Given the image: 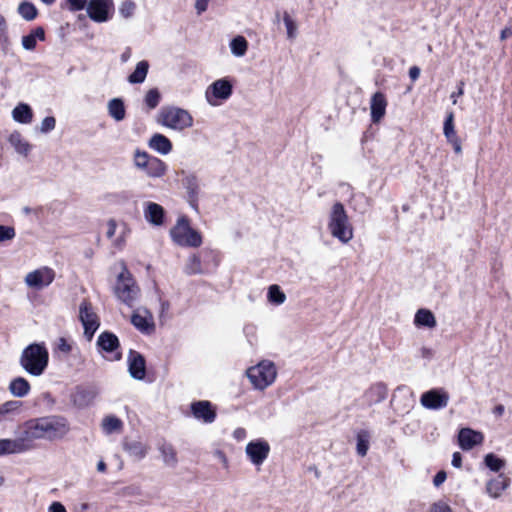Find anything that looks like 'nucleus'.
Returning <instances> with one entry per match:
<instances>
[{
    "label": "nucleus",
    "instance_id": "nucleus-1",
    "mask_svg": "<svg viewBox=\"0 0 512 512\" xmlns=\"http://www.w3.org/2000/svg\"><path fill=\"white\" fill-rule=\"evenodd\" d=\"M69 428L64 418L45 416L26 421L22 426L20 440L27 446V451L33 449L36 440H55L66 435Z\"/></svg>",
    "mask_w": 512,
    "mask_h": 512
},
{
    "label": "nucleus",
    "instance_id": "nucleus-2",
    "mask_svg": "<svg viewBox=\"0 0 512 512\" xmlns=\"http://www.w3.org/2000/svg\"><path fill=\"white\" fill-rule=\"evenodd\" d=\"M49 353L42 344L27 346L20 356L21 367L32 376H40L48 366Z\"/></svg>",
    "mask_w": 512,
    "mask_h": 512
},
{
    "label": "nucleus",
    "instance_id": "nucleus-3",
    "mask_svg": "<svg viewBox=\"0 0 512 512\" xmlns=\"http://www.w3.org/2000/svg\"><path fill=\"white\" fill-rule=\"evenodd\" d=\"M157 123L168 129L182 132L193 126L194 119L186 109L176 106H164L158 112Z\"/></svg>",
    "mask_w": 512,
    "mask_h": 512
},
{
    "label": "nucleus",
    "instance_id": "nucleus-4",
    "mask_svg": "<svg viewBox=\"0 0 512 512\" xmlns=\"http://www.w3.org/2000/svg\"><path fill=\"white\" fill-rule=\"evenodd\" d=\"M331 235L346 244L353 238V227L349 222L346 210L340 202L333 204L328 221Z\"/></svg>",
    "mask_w": 512,
    "mask_h": 512
},
{
    "label": "nucleus",
    "instance_id": "nucleus-5",
    "mask_svg": "<svg viewBox=\"0 0 512 512\" xmlns=\"http://www.w3.org/2000/svg\"><path fill=\"white\" fill-rule=\"evenodd\" d=\"M247 377L255 389L264 390L275 382L277 369L273 362L263 360L247 370Z\"/></svg>",
    "mask_w": 512,
    "mask_h": 512
},
{
    "label": "nucleus",
    "instance_id": "nucleus-6",
    "mask_svg": "<svg viewBox=\"0 0 512 512\" xmlns=\"http://www.w3.org/2000/svg\"><path fill=\"white\" fill-rule=\"evenodd\" d=\"M172 240L179 246L199 247L202 244L201 234L193 229L186 217H180L170 230Z\"/></svg>",
    "mask_w": 512,
    "mask_h": 512
},
{
    "label": "nucleus",
    "instance_id": "nucleus-7",
    "mask_svg": "<svg viewBox=\"0 0 512 512\" xmlns=\"http://www.w3.org/2000/svg\"><path fill=\"white\" fill-rule=\"evenodd\" d=\"M114 291L116 297L128 306H132L138 298L140 289L126 267L118 275Z\"/></svg>",
    "mask_w": 512,
    "mask_h": 512
},
{
    "label": "nucleus",
    "instance_id": "nucleus-8",
    "mask_svg": "<svg viewBox=\"0 0 512 512\" xmlns=\"http://www.w3.org/2000/svg\"><path fill=\"white\" fill-rule=\"evenodd\" d=\"M233 92V85L227 78H221L210 84L205 91L206 101L211 106H218L227 100Z\"/></svg>",
    "mask_w": 512,
    "mask_h": 512
},
{
    "label": "nucleus",
    "instance_id": "nucleus-9",
    "mask_svg": "<svg viewBox=\"0 0 512 512\" xmlns=\"http://www.w3.org/2000/svg\"><path fill=\"white\" fill-rule=\"evenodd\" d=\"M113 13V0H89L87 3V14L94 22H107L112 18Z\"/></svg>",
    "mask_w": 512,
    "mask_h": 512
},
{
    "label": "nucleus",
    "instance_id": "nucleus-10",
    "mask_svg": "<svg viewBox=\"0 0 512 512\" xmlns=\"http://www.w3.org/2000/svg\"><path fill=\"white\" fill-rule=\"evenodd\" d=\"M79 319L83 325L85 337L88 341H91L100 325L99 317L94 311L91 303L83 301L80 304Z\"/></svg>",
    "mask_w": 512,
    "mask_h": 512
},
{
    "label": "nucleus",
    "instance_id": "nucleus-11",
    "mask_svg": "<svg viewBox=\"0 0 512 512\" xmlns=\"http://www.w3.org/2000/svg\"><path fill=\"white\" fill-rule=\"evenodd\" d=\"M55 279L52 268L43 266L26 274L24 282L30 289L42 290L48 287Z\"/></svg>",
    "mask_w": 512,
    "mask_h": 512
},
{
    "label": "nucleus",
    "instance_id": "nucleus-12",
    "mask_svg": "<svg viewBox=\"0 0 512 512\" xmlns=\"http://www.w3.org/2000/svg\"><path fill=\"white\" fill-rule=\"evenodd\" d=\"M245 453L250 462L259 467L268 458L270 453V445L263 439L250 441L245 448Z\"/></svg>",
    "mask_w": 512,
    "mask_h": 512
},
{
    "label": "nucleus",
    "instance_id": "nucleus-13",
    "mask_svg": "<svg viewBox=\"0 0 512 512\" xmlns=\"http://www.w3.org/2000/svg\"><path fill=\"white\" fill-rule=\"evenodd\" d=\"M449 394L443 389H431L424 392L420 397L423 407L430 410L443 409L448 405Z\"/></svg>",
    "mask_w": 512,
    "mask_h": 512
},
{
    "label": "nucleus",
    "instance_id": "nucleus-14",
    "mask_svg": "<svg viewBox=\"0 0 512 512\" xmlns=\"http://www.w3.org/2000/svg\"><path fill=\"white\" fill-rule=\"evenodd\" d=\"M191 413L197 420L210 424L216 419V409L209 401L200 400L191 403Z\"/></svg>",
    "mask_w": 512,
    "mask_h": 512
},
{
    "label": "nucleus",
    "instance_id": "nucleus-15",
    "mask_svg": "<svg viewBox=\"0 0 512 512\" xmlns=\"http://www.w3.org/2000/svg\"><path fill=\"white\" fill-rule=\"evenodd\" d=\"M484 440V435L470 428H462L458 434V443L461 449L471 450L480 445Z\"/></svg>",
    "mask_w": 512,
    "mask_h": 512
},
{
    "label": "nucleus",
    "instance_id": "nucleus-16",
    "mask_svg": "<svg viewBox=\"0 0 512 512\" xmlns=\"http://www.w3.org/2000/svg\"><path fill=\"white\" fill-rule=\"evenodd\" d=\"M128 370L134 379L142 380L146 375V363L144 357L137 351L131 350L128 355Z\"/></svg>",
    "mask_w": 512,
    "mask_h": 512
},
{
    "label": "nucleus",
    "instance_id": "nucleus-17",
    "mask_svg": "<svg viewBox=\"0 0 512 512\" xmlns=\"http://www.w3.org/2000/svg\"><path fill=\"white\" fill-rule=\"evenodd\" d=\"M131 322L141 332L149 333L154 330L153 316L147 309H137Z\"/></svg>",
    "mask_w": 512,
    "mask_h": 512
},
{
    "label": "nucleus",
    "instance_id": "nucleus-18",
    "mask_svg": "<svg viewBox=\"0 0 512 512\" xmlns=\"http://www.w3.org/2000/svg\"><path fill=\"white\" fill-rule=\"evenodd\" d=\"M387 100L382 92L373 94L370 101L371 119L373 123H378L386 113Z\"/></svg>",
    "mask_w": 512,
    "mask_h": 512
},
{
    "label": "nucleus",
    "instance_id": "nucleus-19",
    "mask_svg": "<svg viewBox=\"0 0 512 512\" xmlns=\"http://www.w3.org/2000/svg\"><path fill=\"white\" fill-rule=\"evenodd\" d=\"M144 217L150 224L160 226L164 223V208L155 202H147L144 206Z\"/></svg>",
    "mask_w": 512,
    "mask_h": 512
},
{
    "label": "nucleus",
    "instance_id": "nucleus-20",
    "mask_svg": "<svg viewBox=\"0 0 512 512\" xmlns=\"http://www.w3.org/2000/svg\"><path fill=\"white\" fill-rule=\"evenodd\" d=\"M26 451L27 446L23 440H20L19 437L15 439H0V457L10 454H20Z\"/></svg>",
    "mask_w": 512,
    "mask_h": 512
},
{
    "label": "nucleus",
    "instance_id": "nucleus-21",
    "mask_svg": "<svg viewBox=\"0 0 512 512\" xmlns=\"http://www.w3.org/2000/svg\"><path fill=\"white\" fill-rule=\"evenodd\" d=\"M148 145L154 151L167 155L172 151V142L163 134L155 133L149 139Z\"/></svg>",
    "mask_w": 512,
    "mask_h": 512
},
{
    "label": "nucleus",
    "instance_id": "nucleus-22",
    "mask_svg": "<svg viewBox=\"0 0 512 512\" xmlns=\"http://www.w3.org/2000/svg\"><path fill=\"white\" fill-rule=\"evenodd\" d=\"M387 396V387L382 383L372 385L364 394L368 405L382 402Z\"/></svg>",
    "mask_w": 512,
    "mask_h": 512
},
{
    "label": "nucleus",
    "instance_id": "nucleus-23",
    "mask_svg": "<svg viewBox=\"0 0 512 512\" xmlns=\"http://www.w3.org/2000/svg\"><path fill=\"white\" fill-rule=\"evenodd\" d=\"M97 345L105 352H115L119 347V340L112 332L104 331L99 335Z\"/></svg>",
    "mask_w": 512,
    "mask_h": 512
},
{
    "label": "nucleus",
    "instance_id": "nucleus-24",
    "mask_svg": "<svg viewBox=\"0 0 512 512\" xmlns=\"http://www.w3.org/2000/svg\"><path fill=\"white\" fill-rule=\"evenodd\" d=\"M96 393L93 390L77 388L72 396V402L75 406L83 408L90 405L95 399Z\"/></svg>",
    "mask_w": 512,
    "mask_h": 512
},
{
    "label": "nucleus",
    "instance_id": "nucleus-25",
    "mask_svg": "<svg viewBox=\"0 0 512 512\" xmlns=\"http://www.w3.org/2000/svg\"><path fill=\"white\" fill-rule=\"evenodd\" d=\"M183 185L187 190L190 204L193 207H196L197 201H198V194H199V190H200L198 178L193 174L187 175L183 179Z\"/></svg>",
    "mask_w": 512,
    "mask_h": 512
},
{
    "label": "nucleus",
    "instance_id": "nucleus-26",
    "mask_svg": "<svg viewBox=\"0 0 512 512\" xmlns=\"http://www.w3.org/2000/svg\"><path fill=\"white\" fill-rule=\"evenodd\" d=\"M9 392L18 398L27 396L31 390L29 382L23 377H16L9 383Z\"/></svg>",
    "mask_w": 512,
    "mask_h": 512
},
{
    "label": "nucleus",
    "instance_id": "nucleus-27",
    "mask_svg": "<svg viewBox=\"0 0 512 512\" xmlns=\"http://www.w3.org/2000/svg\"><path fill=\"white\" fill-rule=\"evenodd\" d=\"M12 118L14 121L22 124H29L33 120V112L31 107L26 103H19L12 110Z\"/></svg>",
    "mask_w": 512,
    "mask_h": 512
},
{
    "label": "nucleus",
    "instance_id": "nucleus-28",
    "mask_svg": "<svg viewBox=\"0 0 512 512\" xmlns=\"http://www.w3.org/2000/svg\"><path fill=\"white\" fill-rule=\"evenodd\" d=\"M414 324L418 327L434 328L437 324L434 314L428 309H419L414 318Z\"/></svg>",
    "mask_w": 512,
    "mask_h": 512
},
{
    "label": "nucleus",
    "instance_id": "nucleus-29",
    "mask_svg": "<svg viewBox=\"0 0 512 512\" xmlns=\"http://www.w3.org/2000/svg\"><path fill=\"white\" fill-rule=\"evenodd\" d=\"M124 448L131 457L137 460L143 459L149 451L148 445L137 440L126 443Z\"/></svg>",
    "mask_w": 512,
    "mask_h": 512
},
{
    "label": "nucleus",
    "instance_id": "nucleus-30",
    "mask_svg": "<svg viewBox=\"0 0 512 512\" xmlns=\"http://www.w3.org/2000/svg\"><path fill=\"white\" fill-rule=\"evenodd\" d=\"M508 486V480L499 475L497 478L490 480L486 485V492L493 498H497Z\"/></svg>",
    "mask_w": 512,
    "mask_h": 512
},
{
    "label": "nucleus",
    "instance_id": "nucleus-31",
    "mask_svg": "<svg viewBox=\"0 0 512 512\" xmlns=\"http://www.w3.org/2000/svg\"><path fill=\"white\" fill-rule=\"evenodd\" d=\"M37 39L44 41L45 31L42 27H37L31 31L30 34L22 37V46L25 50H34L37 44Z\"/></svg>",
    "mask_w": 512,
    "mask_h": 512
},
{
    "label": "nucleus",
    "instance_id": "nucleus-32",
    "mask_svg": "<svg viewBox=\"0 0 512 512\" xmlns=\"http://www.w3.org/2000/svg\"><path fill=\"white\" fill-rule=\"evenodd\" d=\"M144 171L149 177L160 178L165 175L167 171V165L161 159L153 157Z\"/></svg>",
    "mask_w": 512,
    "mask_h": 512
},
{
    "label": "nucleus",
    "instance_id": "nucleus-33",
    "mask_svg": "<svg viewBox=\"0 0 512 512\" xmlns=\"http://www.w3.org/2000/svg\"><path fill=\"white\" fill-rule=\"evenodd\" d=\"M9 143L17 153L27 156L31 150V145L23 138L19 132H13L9 136Z\"/></svg>",
    "mask_w": 512,
    "mask_h": 512
},
{
    "label": "nucleus",
    "instance_id": "nucleus-34",
    "mask_svg": "<svg viewBox=\"0 0 512 512\" xmlns=\"http://www.w3.org/2000/svg\"><path fill=\"white\" fill-rule=\"evenodd\" d=\"M163 462L166 466L174 468L178 463L177 453L174 447L169 443H163L159 446Z\"/></svg>",
    "mask_w": 512,
    "mask_h": 512
},
{
    "label": "nucleus",
    "instance_id": "nucleus-35",
    "mask_svg": "<svg viewBox=\"0 0 512 512\" xmlns=\"http://www.w3.org/2000/svg\"><path fill=\"white\" fill-rule=\"evenodd\" d=\"M108 113L114 120L122 121L126 115L123 101L119 98L111 99L108 102Z\"/></svg>",
    "mask_w": 512,
    "mask_h": 512
},
{
    "label": "nucleus",
    "instance_id": "nucleus-36",
    "mask_svg": "<svg viewBox=\"0 0 512 512\" xmlns=\"http://www.w3.org/2000/svg\"><path fill=\"white\" fill-rule=\"evenodd\" d=\"M149 69V63L142 60L137 63L136 68L132 74L129 75L128 81L132 84H139L145 81Z\"/></svg>",
    "mask_w": 512,
    "mask_h": 512
},
{
    "label": "nucleus",
    "instance_id": "nucleus-37",
    "mask_svg": "<svg viewBox=\"0 0 512 512\" xmlns=\"http://www.w3.org/2000/svg\"><path fill=\"white\" fill-rule=\"evenodd\" d=\"M231 53L236 57H243L248 50V41L243 36H236L230 42Z\"/></svg>",
    "mask_w": 512,
    "mask_h": 512
},
{
    "label": "nucleus",
    "instance_id": "nucleus-38",
    "mask_svg": "<svg viewBox=\"0 0 512 512\" xmlns=\"http://www.w3.org/2000/svg\"><path fill=\"white\" fill-rule=\"evenodd\" d=\"M443 133H444V136L446 137L448 143L459 139V137L456 133V130H455L454 114L452 112L448 113V115L446 116V119H445L444 125H443Z\"/></svg>",
    "mask_w": 512,
    "mask_h": 512
},
{
    "label": "nucleus",
    "instance_id": "nucleus-39",
    "mask_svg": "<svg viewBox=\"0 0 512 512\" xmlns=\"http://www.w3.org/2000/svg\"><path fill=\"white\" fill-rule=\"evenodd\" d=\"M122 427V421L115 416H107L102 421V428L107 434L121 431Z\"/></svg>",
    "mask_w": 512,
    "mask_h": 512
},
{
    "label": "nucleus",
    "instance_id": "nucleus-40",
    "mask_svg": "<svg viewBox=\"0 0 512 512\" xmlns=\"http://www.w3.org/2000/svg\"><path fill=\"white\" fill-rule=\"evenodd\" d=\"M18 13L25 20L31 21L37 16V9L32 3L23 1L18 6Z\"/></svg>",
    "mask_w": 512,
    "mask_h": 512
},
{
    "label": "nucleus",
    "instance_id": "nucleus-41",
    "mask_svg": "<svg viewBox=\"0 0 512 512\" xmlns=\"http://www.w3.org/2000/svg\"><path fill=\"white\" fill-rule=\"evenodd\" d=\"M369 438H370V435L368 433V431L366 430H361L360 432H358L357 434V453L364 457L367 452H368V449H369Z\"/></svg>",
    "mask_w": 512,
    "mask_h": 512
},
{
    "label": "nucleus",
    "instance_id": "nucleus-42",
    "mask_svg": "<svg viewBox=\"0 0 512 512\" xmlns=\"http://www.w3.org/2000/svg\"><path fill=\"white\" fill-rule=\"evenodd\" d=\"M153 157L147 152L137 149L134 152L133 162L136 168L144 171Z\"/></svg>",
    "mask_w": 512,
    "mask_h": 512
},
{
    "label": "nucleus",
    "instance_id": "nucleus-43",
    "mask_svg": "<svg viewBox=\"0 0 512 512\" xmlns=\"http://www.w3.org/2000/svg\"><path fill=\"white\" fill-rule=\"evenodd\" d=\"M184 270L188 275L201 274L203 270L200 258L197 255L189 257Z\"/></svg>",
    "mask_w": 512,
    "mask_h": 512
},
{
    "label": "nucleus",
    "instance_id": "nucleus-44",
    "mask_svg": "<svg viewBox=\"0 0 512 512\" xmlns=\"http://www.w3.org/2000/svg\"><path fill=\"white\" fill-rule=\"evenodd\" d=\"M268 300L273 304L280 305L285 302L286 296L279 286L271 285L268 290Z\"/></svg>",
    "mask_w": 512,
    "mask_h": 512
},
{
    "label": "nucleus",
    "instance_id": "nucleus-45",
    "mask_svg": "<svg viewBox=\"0 0 512 512\" xmlns=\"http://www.w3.org/2000/svg\"><path fill=\"white\" fill-rule=\"evenodd\" d=\"M485 465L492 471L498 472L500 471L504 465L505 462L501 458L497 457L493 453H489L484 458Z\"/></svg>",
    "mask_w": 512,
    "mask_h": 512
},
{
    "label": "nucleus",
    "instance_id": "nucleus-46",
    "mask_svg": "<svg viewBox=\"0 0 512 512\" xmlns=\"http://www.w3.org/2000/svg\"><path fill=\"white\" fill-rule=\"evenodd\" d=\"M136 10V3L133 0H124L119 6V14L125 18H131Z\"/></svg>",
    "mask_w": 512,
    "mask_h": 512
},
{
    "label": "nucleus",
    "instance_id": "nucleus-47",
    "mask_svg": "<svg viewBox=\"0 0 512 512\" xmlns=\"http://www.w3.org/2000/svg\"><path fill=\"white\" fill-rule=\"evenodd\" d=\"M161 96L157 89H150L145 95V104L149 109H154L159 105Z\"/></svg>",
    "mask_w": 512,
    "mask_h": 512
},
{
    "label": "nucleus",
    "instance_id": "nucleus-48",
    "mask_svg": "<svg viewBox=\"0 0 512 512\" xmlns=\"http://www.w3.org/2000/svg\"><path fill=\"white\" fill-rule=\"evenodd\" d=\"M10 46V40L7 33V23L2 14H0V47L7 49Z\"/></svg>",
    "mask_w": 512,
    "mask_h": 512
},
{
    "label": "nucleus",
    "instance_id": "nucleus-49",
    "mask_svg": "<svg viewBox=\"0 0 512 512\" xmlns=\"http://www.w3.org/2000/svg\"><path fill=\"white\" fill-rule=\"evenodd\" d=\"M283 21L286 26L287 30V37L289 39H294L297 34V24L296 22L290 17L288 13H284Z\"/></svg>",
    "mask_w": 512,
    "mask_h": 512
},
{
    "label": "nucleus",
    "instance_id": "nucleus-50",
    "mask_svg": "<svg viewBox=\"0 0 512 512\" xmlns=\"http://www.w3.org/2000/svg\"><path fill=\"white\" fill-rule=\"evenodd\" d=\"M16 235L12 226L0 225V242L12 240Z\"/></svg>",
    "mask_w": 512,
    "mask_h": 512
},
{
    "label": "nucleus",
    "instance_id": "nucleus-51",
    "mask_svg": "<svg viewBox=\"0 0 512 512\" xmlns=\"http://www.w3.org/2000/svg\"><path fill=\"white\" fill-rule=\"evenodd\" d=\"M55 126H56L55 118L52 116H48L42 120L41 126H40V131L42 133H48V132L52 131L55 128Z\"/></svg>",
    "mask_w": 512,
    "mask_h": 512
},
{
    "label": "nucleus",
    "instance_id": "nucleus-52",
    "mask_svg": "<svg viewBox=\"0 0 512 512\" xmlns=\"http://www.w3.org/2000/svg\"><path fill=\"white\" fill-rule=\"evenodd\" d=\"M429 512H453L452 508L444 501H437L430 506Z\"/></svg>",
    "mask_w": 512,
    "mask_h": 512
},
{
    "label": "nucleus",
    "instance_id": "nucleus-53",
    "mask_svg": "<svg viewBox=\"0 0 512 512\" xmlns=\"http://www.w3.org/2000/svg\"><path fill=\"white\" fill-rule=\"evenodd\" d=\"M72 11L82 10L88 3V0H67Z\"/></svg>",
    "mask_w": 512,
    "mask_h": 512
},
{
    "label": "nucleus",
    "instance_id": "nucleus-54",
    "mask_svg": "<svg viewBox=\"0 0 512 512\" xmlns=\"http://www.w3.org/2000/svg\"><path fill=\"white\" fill-rule=\"evenodd\" d=\"M117 231V223L115 220L111 219L107 222V230H106V236L109 239H112Z\"/></svg>",
    "mask_w": 512,
    "mask_h": 512
},
{
    "label": "nucleus",
    "instance_id": "nucleus-55",
    "mask_svg": "<svg viewBox=\"0 0 512 512\" xmlns=\"http://www.w3.org/2000/svg\"><path fill=\"white\" fill-rule=\"evenodd\" d=\"M463 94H464V82L460 81L459 84H458L457 91L453 92L451 94V96H450V98L452 99V103L456 104L457 103V98L461 97Z\"/></svg>",
    "mask_w": 512,
    "mask_h": 512
},
{
    "label": "nucleus",
    "instance_id": "nucleus-56",
    "mask_svg": "<svg viewBox=\"0 0 512 512\" xmlns=\"http://www.w3.org/2000/svg\"><path fill=\"white\" fill-rule=\"evenodd\" d=\"M446 478H447L446 472H445V471H439V472L434 476L433 484H434L436 487H439L441 484H443V483H444V481L446 480Z\"/></svg>",
    "mask_w": 512,
    "mask_h": 512
},
{
    "label": "nucleus",
    "instance_id": "nucleus-57",
    "mask_svg": "<svg viewBox=\"0 0 512 512\" xmlns=\"http://www.w3.org/2000/svg\"><path fill=\"white\" fill-rule=\"evenodd\" d=\"M246 436H247V432L242 427H239V428L235 429L234 432H233L234 439L239 441V442L243 441L246 438Z\"/></svg>",
    "mask_w": 512,
    "mask_h": 512
},
{
    "label": "nucleus",
    "instance_id": "nucleus-58",
    "mask_svg": "<svg viewBox=\"0 0 512 512\" xmlns=\"http://www.w3.org/2000/svg\"><path fill=\"white\" fill-rule=\"evenodd\" d=\"M48 512H67V511L62 503L55 501L48 507Z\"/></svg>",
    "mask_w": 512,
    "mask_h": 512
},
{
    "label": "nucleus",
    "instance_id": "nucleus-59",
    "mask_svg": "<svg viewBox=\"0 0 512 512\" xmlns=\"http://www.w3.org/2000/svg\"><path fill=\"white\" fill-rule=\"evenodd\" d=\"M58 348L64 353H69L72 350V346L64 338L59 339Z\"/></svg>",
    "mask_w": 512,
    "mask_h": 512
},
{
    "label": "nucleus",
    "instance_id": "nucleus-60",
    "mask_svg": "<svg viewBox=\"0 0 512 512\" xmlns=\"http://www.w3.org/2000/svg\"><path fill=\"white\" fill-rule=\"evenodd\" d=\"M209 0H196L195 8L198 14L203 13L207 10Z\"/></svg>",
    "mask_w": 512,
    "mask_h": 512
},
{
    "label": "nucleus",
    "instance_id": "nucleus-61",
    "mask_svg": "<svg viewBox=\"0 0 512 512\" xmlns=\"http://www.w3.org/2000/svg\"><path fill=\"white\" fill-rule=\"evenodd\" d=\"M452 465L456 468H460L462 465V457L459 452H454L452 456Z\"/></svg>",
    "mask_w": 512,
    "mask_h": 512
},
{
    "label": "nucleus",
    "instance_id": "nucleus-62",
    "mask_svg": "<svg viewBox=\"0 0 512 512\" xmlns=\"http://www.w3.org/2000/svg\"><path fill=\"white\" fill-rule=\"evenodd\" d=\"M449 144L452 145L453 147V150L456 154H461L462 153V145H461V140L460 138L457 139V140H454L452 142H450Z\"/></svg>",
    "mask_w": 512,
    "mask_h": 512
},
{
    "label": "nucleus",
    "instance_id": "nucleus-63",
    "mask_svg": "<svg viewBox=\"0 0 512 512\" xmlns=\"http://www.w3.org/2000/svg\"><path fill=\"white\" fill-rule=\"evenodd\" d=\"M420 75V69L416 66H413L409 70V76L412 80H416Z\"/></svg>",
    "mask_w": 512,
    "mask_h": 512
},
{
    "label": "nucleus",
    "instance_id": "nucleus-64",
    "mask_svg": "<svg viewBox=\"0 0 512 512\" xmlns=\"http://www.w3.org/2000/svg\"><path fill=\"white\" fill-rule=\"evenodd\" d=\"M512 36V29L511 28H504L502 31H501V34H500V39L501 40H505L509 37Z\"/></svg>",
    "mask_w": 512,
    "mask_h": 512
}]
</instances>
